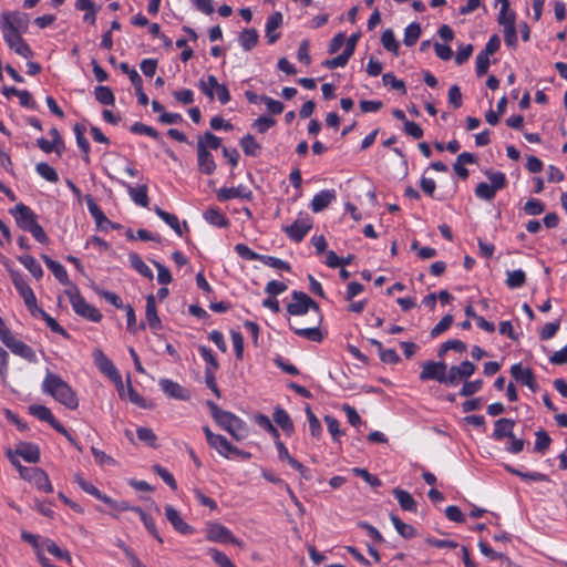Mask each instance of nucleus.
I'll use <instances>...</instances> for the list:
<instances>
[{"label": "nucleus", "instance_id": "6", "mask_svg": "<svg viewBox=\"0 0 567 567\" xmlns=\"http://www.w3.org/2000/svg\"><path fill=\"white\" fill-rule=\"evenodd\" d=\"M29 16L22 12H11L3 14L0 19L2 33H25L29 28Z\"/></svg>", "mask_w": 567, "mask_h": 567}, {"label": "nucleus", "instance_id": "28", "mask_svg": "<svg viewBox=\"0 0 567 567\" xmlns=\"http://www.w3.org/2000/svg\"><path fill=\"white\" fill-rule=\"evenodd\" d=\"M93 359H94V362L95 364L99 367V369L112 377L113 374H116V369L114 367V364L112 363V361L110 359L106 358V355L103 353V351L101 349H95L94 352H93Z\"/></svg>", "mask_w": 567, "mask_h": 567}, {"label": "nucleus", "instance_id": "8", "mask_svg": "<svg viewBox=\"0 0 567 567\" xmlns=\"http://www.w3.org/2000/svg\"><path fill=\"white\" fill-rule=\"evenodd\" d=\"M220 144H198L197 157L198 169L205 175H212L216 169V164L212 151L218 152Z\"/></svg>", "mask_w": 567, "mask_h": 567}, {"label": "nucleus", "instance_id": "40", "mask_svg": "<svg viewBox=\"0 0 567 567\" xmlns=\"http://www.w3.org/2000/svg\"><path fill=\"white\" fill-rule=\"evenodd\" d=\"M421 35V25L416 22L410 23L404 30L403 42L406 47H412L416 43Z\"/></svg>", "mask_w": 567, "mask_h": 567}, {"label": "nucleus", "instance_id": "13", "mask_svg": "<svg viewBox=\"0 0 567 567\" xmlns=\"http://www.w3.org/2000/svg\"><path fill=\"white\" fill-rule=\"evenodd\" d=\"M203 431L209 446L228 458L234 445L225 436L213 433L208 426H204Z\"/></svg>", "mask_w": 567, "mask_h": 567}, {"label": "nucleus", "instance_id": "41", "mask_svg": "<svg viewBox=\"0 0 567 567\" xmlns=\"http://www.w3.org/2000/svg\"><path fill=\"white\" fill-rule=\"evenodd\" d=\"M535 436L536 441L534 445V451L537 453H544L545 451H547L551 443V439L548 435V433L545 430L540 429L536 431Z\"/></svg>", "mask_w": 567, "mask_h": 567}, {"label": "nucleus", "instance_id": "5", "mask_svg": "<svg viewBox=\"0 0 567 567\" xmlns=\"http://www.w3.org/2000/svg\"><path fill=\"white\" fill-rule=\"evenodd\" d=\"M64 293L68 296L76 315L92 322H100L102 320V313L94 306L85 301L76 285H70Z\"/></svg>", "mask_w": 567, "mask_h": 567}, {"label": "nucleus", "instance_id": "44", "mask_svg": "<svg viewBox=\"0 0 567 567\" xmlns=\"http://www.w3.org/2000/svg\"><path fill=\"white\" fill-rule=\"evenodd\" d=\"M35 311L41 315L42 319L47 322L48 327L53 332L59 333V334L63 336L64 338L70 337L69 333L66 332V330L63 327H61L59 324V322L54 318H52L50 315H48L43 309L38 308Z\"/></svg>", "mask_w": 567, "mask_h": 567}, {"label": "nucleus", "instance_id": "38", "mask_svg": "<svg viewBox=\"0 0 567 567\" xmlns=\"http://www.w3.org/2000/svg\"><path fill=\"white\" fill-rule=\"evenodd\" d=\"M131 266L142 276L147 279H153V271L150 267L142 260V258L137 254H130L128 256Z\"/></svg>", "mask_w": 567, "mask_h": 567}, {"label": "nucleus", "instance_id": "54", "mask_svg": "<svg viewBox=\"0 0 567 567\" xmlns=\"http://www.w3.org/2000/svg\"><path fill=\"white\" fill-rule=\"evenodd\" d=\"M260 261H262L265 265H267L271 268H276V269L285 270V271L291 270V267L288 262L281 260L279 258L272 257V256L261 255Z\"/></svg>", "mask_w": 567, "mask_h": 567}, {"label": "nucleus", "instance_id": "18", "mask_svg": "<svg viewBox=\"0 0 567 567\" xmlns=\"http://www.w3.org/2000/svg\"><path fill=\"white\" fill-rule=\"evenodd\" d=\"M282 23H284V16L279 11L272 12L267 18L266 25H265V34H266L268 43L272 44L280 38V33L277 32V30L281 28Z\"/></svg>", "mask_w": 567, "mask_h": 567}, {"label": "nucleus", "instance_id": "12", "mask_svg": "<svg viewBox=\"0 0 567 567\" xmlns=\"http://www.w3.org/2000/svg\"><path fill=\"white\" fill-rule=\"evenodd\" d=\"M10 275L13 285L16 289L19 291L20 296L23 298L25 306L32 313H34L35 310L38 309V306L33 290L30 288V286L25 282V280L18 271L11 270Z\"/></svg>", "mask_w": 567, "mask_h": 567}, {"label": "nucleus", "instance_id": "56", "mask_svg": "<svg viewBox=\"0 0 567 567\" xmlns=\"http://www.w3.org/2000/svg\"><path fill=\"white\" fill-rule=\"evenodd\" d=\"M486 176L496 192L506 187V177L502 172H486Z\"/></svg>", "mask_w": 567, "mask_h": 567}, {"label": "nucleus", "instance_id": "34", "mask_svg": "<svg viewBox=\"0 0 567 567\" xmlns=\"http://www.w3.org/2000/svg\"><path fill=\"white\" fill-rule=\"evenodd\" d=\"M390 519L395 527L396 532L405 539H411L416 536V529L401 520L396 515L391 514Z\"/></svg>", "mask_w": 567, "mask_h": 567}, {"label": "nucleus", "instance_id": "62", "mask_svg": "<svg viewBox=\"0 0 567 567\" xmlns=\"http://www.w3.org/2000/svg\"><path fill=\"white\" fill-rule=\"evenodd\" d=\"M152 264L157 269V280H158V282L162 284V285L171 284L173 278H172L169 269L166 268L165 266H163L162 264H159L156 260H152Z\"/></svg>", "mask_w": 567, "mask_h": 567}, {"label": "nucleus", "instance_id": "58", "mask_svg": "<svg viewBox=\"0 0 567 567\" xmlns=\"http://www.w3.org/2000/svg\"><path fill=\"white\" fill-rule=\"evenodd\" d=\"M504 41L505 44L509 48H515L517 45V27L516 23L512 25L503 27Z\"/></svg>", "mask_w": 567, "mask_h": 567}, {"label": "nucleus", "instance_id": "2", "mask_svg": "<svg viewBox=\"0 0 567 567\" xmlns=\"http://www.w3.org/2000/svg\"><path fill=\"white\" fill-rule=\"evenodd\" d=\"M42 391L70 410H75L79 406L76 393L68 382L55 373L47 372L42 382Z\"/></svg>", "mask_w": 567, "mask_h": 567}, {"label": "nucleus", "instance_id": "22", "mask_svg": "<svg viewBox=\"0 0 567 567\" xmlns=\"http://www.w3.org/2000/svg\"><path fill=\"white\" fill-rule=\"evenodd\" d=\"M333 199H336V192L333 189H324L313 196L310 207L313 213H320L326 209Z\"/></svg>", "mask_w": 567, "mask_h": 567}, {"label": "nucleus", "instance_id": "17", "mask_svg": "<svg viewBox=\"0 0 567 567\" xmlns=\"http://www.w3.org/2000/svg\"><path fill=\"white\" fill-rule=\"evenodd\" d=\"M312 228V221L310 218L306 219H297L293 221V224L286 226L284 228V231L287 234V236L296 241L300 243L307 233Z\"/></svg>", "mask_w": 567, "mask_h": 567}, {"label": "nucleus", "instance_id": "7", "mask_svg": "<svg viewBox=\"0 0 567 567\" xmlns=\"http://www.w3.org/2000/svg\"><path fill=\"white\" fill-rule=\"evenodd\" d=\"M199 89L209 99L216 96L221 104H227L230 101V94L226 85L218 83L214 75H208L202 79L198 83Z\"/></svg>", "mask_w": 567, "mask_h": 567}, {"label": "nucleus", "instance_id": "33", "mask_svg": "<svg viewBox=\"0 0 567 567\" xmlns=\"http://www.w3.org/2000/svg\"><path fill=\"white\" fill-rule=\"evenodd\" d=\"M85 202L87 204V208L95 219L97 227H103L104 224L110 225L111 221L106 218L102 209L96 205L91 195L85 196Z\"/></svg>", "mask_w": 567, "mask_h": 567}, {"label": "nucleus", "instance_id": "43", "mask_svg": "<svg viewBox=\"0 0 567 567\" xmlns=\"http://www.w3.org/2000/svg\"><path fill=\"white\" fill-rule=\"evenodd\" d=\"M204 216L205 219L214 226L225 227L228 225L226 217L217 208H208Z\"/></svg>", "mask_w": 567, "mask_h": 567}, {"label": "nucleus", "instance_id": "14", "mask_svg": "<svg viewBox=\"0 0 567 567\" xmlns=\"http://www.w3.org/2000/svg\"><path fill=\"white\" fill-rule=\"evenodd\" d=\"M3 39L9 45V48L14 51L18 55L29 59L32 56L33 52L31 48L25 43V41L22 39L23 33H10L6 32L2 33Z\"/></svg>", "mask_w": 567, "mask_h": 567}, {"label": "nucleus", "instance_id": "9", "mask_svg": "<svg viewBox=\"0 0 567 567\" xmlns=\"http://www.w3.org/2000/svg\"><path fill=\"white\" fill-rule=\"evenodd\" d=\"M206 538L214 543L235 544L241 546V542L238 540L227 527L219 523H207Z\"/></svg>", "mask_w": 567, "mask_h": 567}, {"label": "nucleus", "instance_id": "47", "mask_svg": "<svg viewBox=\"0 0 567 567\" xmlns=\"http://www.w3.org/2000/svg\"><path fill=\"white\" fill-rule=\"evenodd\" d=\"M29 412L41 421L50 423L53 420L51 410L44 405L34 404L29 406Z\"/></svg>", "mask_w": 567, "mask_h": 567}, {"label": "nucleus", "instance_id": "23", "mask_svg": "<svg viewBox=\"0 0 567 567\" xmlns=\"http://www.w3.org/2000/svg\"><path fill=\"white\" fill-rule=\"evenodd\" d=\"M145 318L151 329H162V321L157 315L156 301L153 295H148L146 298Z\"/></svg>", "mask_w": 567, "mask_h": 567}, {"label": "nucleus", "instance_id": "16", "mask_svg": "<svg viewBox=\"0 0 567 567\" xmlns=\"http://www.w3.org/2000/svg\"><path fill=\"white\" fill-rule=\"evenodd\" d=\"M159 386L169 398L182 401H188L190 399V392L186 388L169 379H161Z\"/></svg>", "mask_w": 567, "mask_h": 567}, {"label": "nucleus", "instance_id": "61", "mask_svg": "<svg viewBox=\"0 0 567 567\" xmlns=\"http://www.w3.org/2000/svg\"><path fill=\"white\" fill-rule=\"evenodd\" d=\"M91 452L94 456L95 462L99 465L114 466L116 464L115 460L112 456L107 455L105 452H103L94 446L91 447Z\"/></svg>", "mask_w": 567, "mask_h": 567}, {"label": "nucleus", "instance_id": "27", "mask_svg": "<svg viewBox=\"0 0 567 567\" xmlns=\"http://www.w3.org/2000/svg\"><path fill=\"white\" fill-rule=\"evenodd\" d=\"M251 192L247 190L245 187H224L220 188L217 193V197L219 200L226 202L233 198H250Z\"/></svg>", "mask_w": 567, "mask_h": 567}, {"label": "nucleus", "instance_id": "4", "mask_svg": "<svg viewBox=\"0 0 567 567\" xmlns=\"http://www.w3.org/2000/svg\"><path fill=\"white\" fill-rule=\"evenodd\" d=\"M10 214L22 230L29 231L41 244L48 243L49 239L44 229L38 223L37 215L29 206L20 203L10 209Z\"/></svg>", "mask_w": 567, "mask_h": 567}, {"label": "nucleus", "instance_id": "3", "mask_svg": "<svg viewBox=\"0 0 567 567\" xmlns=\"http://www.w3.org/2000/svg\"><path fill=\"white\" fill-rule=\"evenodd\" d=\"M207 406L209 408L212 417L214 421L227 431L234 440L241 441L247 436V426L246 423L229 411H225L220 409L216 403L212 401H207Z\"/></svg>", "mask_w": 567, "mask_h": 567}, {"label": "nucleus", "instance_id": "21", "mask_svg": "<svg viewBox=\"0 0 567 567\" xmlns=\"http://www.w3.org/2000/svg\"><path fill=\"white\" fill-rule=\"evenodd\" d=\"M165 515L167 520L173 525L176 532L188 535L194 532V528L188 525L181 516L179 512L172 505L165 506Z\"/></svg>", "mask_w": 567, "mask_h": 567}, {"label": "nucleus", "instance_id": "31", "mask_svg": "<svg viewBox=\"0 0 567 567\" xmlns=\"http://www.w3.org/2000/svg\"><path fill=\"white\" fill-rule=\"evenodd\" d=\"M259 34L255 29H245L240 32L238 41L245 51H250L256 47Z\"/></svg>", "mask_w": 567, "mask_h": 567}, {"label": "nucleus", "instance_id": "57", "mask_svg": "<svg viewBox=\"0 0 567 567\" xmlns=\"http://www.w3.org/2000/svg\"><path fill=\"white\" fill-rule=\"evenodd\" d=\"M136 434L138 440L145 442L147 445L155 447L156 446V434L150 427H138L136 430Z\"/></svg>", "mask_w": 567, "mask_h": 567}, {"label": "nucleus", "instance_id": "55", "mask_svg": "<svg viewBox=\"0 0 567 567\" xmlns=\"http://www.w3.org/2000/svg\"><path fill=\"white\" fill-rule=\"evenodd\" d=\"M453 316L445 315L431 330V337L436 338L444 331H446L453 323Z\"/></svg>", "mask_w": 567, "mask_h": 567}, {"label": "nucleus", "instance_id": "35", "mask_svg": "<svg viewBox=\"0 0 567 567\" xmlns=\"http://www.w3.org/2000/svg\"><path fill=\"white\" fill-rule=\"evenodd\" d=\"M128 194L132 200L142 207H147L150 204V198L147 195V186L141 185L138 187H128Z\"/></svg>", "mask_w": 567, "mask_h": 567}, {"label": "nucleus", "instance_id": "59", "mask_svg": "<svg viewBox=\"0 0 567 567\" xmlns=\"http://www.w3.org/2000/svg\"><path fill=\"white\" fill-rule=\"evenodd\" d=\"M496 190L487 183H480L475 188V195L484 200H492Z\"/></svg>", "mask_w": 567, "mask_h": 567}, {"label": "nucleus", "instance_id": "32", "mask_svg": "<svg viewBox=\"0 0 567 567\" xmlns=\"http://www.w3.org/2000/svg\"><path fill=\"white\" fill-rule=\"evenodd\" d=\"M154 212L156 213V215L163 219L169 227H172V229L178 235V236H182L183 235V230H182V227H181V223H179V219L176 215L174 214H171V213H167L165 210H163L161 207L158 206H155L154 207Z\"/></svg>", "mask_w": 567, "mask_h": 567}, {"label": "nucleus", "instance_id": "29", "mask_svg": "<svg viewBox=\"0 0 567 567\" xmlns=\"http://www.w3.org/2000/svg\"><path fill=\"white\" fill-rule=\"evenodd\" d=\"M515 426V421L512 419L502 417L495 421L494 423V432L493 437L496 441H502L505 439V435L508 434L509 431H513Z\"/></svg>", "mask_w": 567, "mask_h": 567}, {"label": "nucleus", "instance_id": "46", "mask_svg": "<svg viewBox=\"0 0 567 567\" xmlns=\"http://www.w3.org/2000/svg\"><path fill=\"white\" fill-rule=\"evenodd\" d=\"M38 174L50 183H56L59 181L58 173L48 163H39L35 167Z\"/></svg>", "mask_w": 567, "mask_h": 567}, {"label": "nucleus", "instance_id": "64", "mask_svg": "<svg viewBox=\"0 0 567 567\" xmlns=\"http://www.w3.org/2000/svg\"><path fill=\"white\" fill-rule=\"evenodd\" d=\"M209 553L214 561L218 564L220 567H236L233 564V561L220 550L216 548H210Z\"/></svg>", "mask_w": 567, "mask_h": 567}, {"label": "nucleus", "instance_id": "15", "mask_svg": "<svg viewBox=\"0 0 567 567\" xmlns=\"http://www.w3.org/2000/svg\"><path fill=\"white\" fill-rule=\"evenodd\" d=\"M475 364L463 361L460 365H453L447 370V384L455 385L461 380L470 378L475 372Z\"/></svg>", "mask_w": 567, "mask_h": 567}, {"label": "nucleus", "instance_id": "49", "mask_svg": "<svg viewBox=\"0 0 567 567\" xmlns=\"http://www.w3.org/2000/svg\"><path fill=\"white\" fill-rule=\"evenodd\" d=\"M94 291L100 296L102 297L103 299H105L107 302H110L111 305H113L115 308L117 309H124V303L122 301V299L120 298V296H117L116 293L112 292V291H107V290H104V289H101L100 287H94Z\"/></svg>", "mask_w": 567, "mask_h": 567}, {"label": "nucleus", "instance_id": "26", "mask_svg": "<svg viewBox=\"0 0 567 567\" xmlns=\"http://www.w3.org/2000/svg\"><path fill=\"white\" fill-rule=\"evenodd\" d=\"M392 493L395 496V498L398 499V502L403 511H408V512H412V513L416 512V509H417L416 502L409 492L401 489V488H394Z\"/></svg>", "mask_w": 567, "mask_h": 567}, {"label": "nucleus", "instance_id": "20", "mask_svg": "<svg viewBox=\"0 0 567 567\" xmlns=\"http://www.w3.org/2000/svg\"><path fill=\"white\" fill-rule=\"evenodd\" d=\"M511 374L516 380L528 386L532 391H536L538 385L535 380L534 373L530 369H524L520 363L513 364Z\"/></svg>", "mask_w": 567, "mask_h": 567}, {"label": "nucleus", "instance_id": "37", "mask_svg": "<svg viewBox=\"0 0 567 567\" xmlns=\"http://www.w3.org/2000/svg\"><path fill=\"white\" fill-rule=\"evenodd\" d=\"M133 512L140 516L145 527L153 535V537H155L159 543H163V539L157 532L154 519L148 514H146L141 507H134Z\"/></svg>", "mask_w": 567, "mask_h": 567}, {"label": "nucleus", "instance_id": "42", "mask_svg": "<svg viewBox=\"0 0 567 567\" xmlns=\"http://www.w3.org/2000/svg\"><path fill=\"white\" fill-rule=\"evenodd\" d=\"M6 455L9 458V461L11 462V464L19 471L20 476L23 480L29 481L30 476L32 475V471H35L37 467H25V466H23L19 462V460L16 457L14 453L12 452V450H10V449L6 451Z\"/></svg>", "mask_w": 567, "mask_h": 567}, {"label": "nucleus", "instance_id": "45", "mask_svg": "<svg viewBox=\"0 0 567 567\" xmlns=\"http://www.w3.org/2000/svg\"><path fill=\"white\" fill-rule=\"evenodd\" d=\"M497 22L502 28L515 24L516 13L509 9V6L505 4V7H501L499 9Z\"/></svg>", "mask_w": 567, "mask_h": 567}, {"label": "nucleus", "instance_id": "25", "mask_svg": "<svg viewBox=\"0 0 567 567\" xmlns=\"http://www.w3.org/2000/svg\"><path fill=\"white\" fill-rule=\"evenodd\" d=\"M29 482H32L39 489L45 493L53 492V486L48 474L40 467L35 468V471H32V475L30 476Z\"/></svg>", "mask_w": 567, "mask_h": 567}, {"label": "nucleus", "instance_id": "24", "mask_svg": "<svg viewBox=\"0 0 567 567\" xmlns=\"http://www.w3.org/2000/svg\"><path fill=\"white\" fill-rule=\"evenodd\" d=\"M42 260L47 265V267L53 272L54 277L62 284L70 287V285H73L68 276V272L65 268L58 261L51 259L47 255L41 256Z\"/></svg>", "mask_w": 567, "mask_h": 567}, {"label": "nucleus", "instance_id": "1", "mask_svg": "<svg viewBox=\"0 0 567 567\" xmlns=\"http://www.w3.org/2000/svg\"><path fill=\"white\" fill-rule=\"evenodd\" d=\"M291 298L292 302L287 305V312L291 316H302L311 311V323L313 324V327L310 328H302L296 322L290 324L291 329L300 337L310 341L320 342L322 340L320 330L322 315L318 303L302 291H292Z\"/></svg>", "mask_w": 567, "mask_h": 567}, {"label": "nucleus", "instance_id": "63", "mask_svg": "<svg viewBox=\"0 0 567 567\" xmlns=\"http://www.w3.org/2000/svg\"><path fill=\"white\" fill-rule=\"evenodd\" d=\"M483 381L475 380L471 382H465L460 391V395L462 396H471L478 392L482 389Z\"/></svg>", "mask_w": 567, "mask_h": 567}, {"label": "nucleus", "instance_id": "52", "mask_svg": "<svg viewBox=\"0 0 567 567\" xmlns=\"http://www.w3.org/2000/svg\"><path fill=\"white\" fill-rule=\"evenodd\" d=\"M478 547H480L482 554H484L486 557H488L491 559H504L507 561L508 567H514L513 563L511 561V559L507 556H505L502 553L495 551L486 543L480 542Z\"/></svg>", "mask_w": 567, "mask_h": 567}, {"label": "nucleus", "instance_id": "10", "mask_svg": "<svg viewBox=\"0 0 567 567\" xmlns=\"http://www.w3.org/2000/svg\"><path fill=\"white\" fill-rule=\"evenodd\" d=\"M2 340L1 342L9 348L16 355H19L29 362H35L37 355L31 347L25 344L24 342L14 338V336L10 332L2 331Z\"/></svg>", "mask_w": 567, "mask_h": 567}, {"label": "nucleus", "instance_id": "39", "mask_svg": "<svg viewBox=\"0 0 567 567\" xmlns=\"http://www.w3.org/2000/svg\"><path fill=\"white\" fill-rule=\"evenodd\" d=\"M274 421L286 432L290 433L293 430V423L289 414L284 409H276L274 413Z\"/></svg>", "mask_w": 567, "mask_h": 567}, {"label": "nucleus", "instance_id": "48", "mask_svg": "<svg viewBox=\"0 0 567 567\" xmlns=\"http://www.w3.org/2000/svg\"><path fill=\"white\" fill-rule=\"evenodd\" d=\"M95 99L103 105L114 104V94L107 86H97L94 91Z\"/></svg>", "mask_w": 567, "mask_h": 567}, {"label": "nucleus", "instance_id": "19", "mask_svg": "<svg viewBox=\"0 0 567 567\" xmlns=\"http://www.w3.org/2000/svg\"><path fill=\"white\" fill-rule=\"evenodd\" d=\"M16 457H22L24 461L29 463H39L40 462V449L38 445L29 442H19L16 445V449L12 450Z\"/></svg>", "mask_w": 567, "mask_h": 567}, {"label": "nucleus", "instance_id": "51", "mask_svg": "<svg viewBox=\"0 0 567 567\" xmlns=\"http://www.w3.org/2000/svg\"><path fill=\"white\" fill-rule=\"evenodd\" d=\"M47 550L54 557L65 560L68 564L72 563V558L69 551L61 549L54 542L48 540L45 545Z\"/></svg>", "mask_w": 567, "mask_h": 567}, {"label": "nucleus", "instance_id": "11", "mask_svg": "<svg viewBox=\"0 0 567 567\" xmlns=\"http://www.w3.org/2000/svg\"><path fill=\"white\" fill-rule=\"evenodd\" d=\"M421 381L435 380L447 384V365L445 362L426 361L420 373Z\"/></svg>", "mask_w": 567, "mask_h": 567}, {"label": "nucleus", "instance_id": "60", "mask_svg": "<svg viewBox=\"0 0 567 567\" xmlns=\"http://www.w3.org/2000/svg\"><path fill=\"white\" fill-rule=\"evenodd\" d=\"M545 210V206L538 199H528L524 205V212L530 216L540 215Z\"/></svg>", "mask_w": 567, "mask_h": 567}, {"label": "nucleus", "instance_id": "53", "mask_svg": "<svg viewBox=\"0 0 567 567\" xmlns=\"http://www.w3.org/2000/svg\"><path fill=\"white\" fill-rule=\"evenodd\" d=\"M526 281V276L523 270H514L508 272L506 284L509 288H519Z\"/></svg>", "mask_w": 567, "mask_h": 567}, {"label": "nucleus", "instance_id": "36", "mask_svg": "<svg viewBox=\"0 0 567 567\" xmlns=\"http://www.w3.org/2000/svg\"><path fill=\"white\" fill-rule=\"evenodd\" d=\"M18 260L32 274L34 278L40 279L43 276L42 267L31 255L19 256Z\"/></svg>", "mask_w": 567, "mask_h": 567}, {"label": "nucleus", "instance_id": "30", "mask_svg": "<svg viewBox=\"0 0 567 567\" xmlns=\"http://www.w3.org/2000/svg\"><path fill=\"white\" fill-rule=\"evenodd\" d=\"M74 480L78 485L87 494L93 495L103 503H111V497L102 494L92 483L85 481L80 474H75Z\"/></svg>", "mask_w": 567, "mask_h": 567}, {"label": "nucleus", "instance_id": "50", "mask_svg": "<svg viewBox=\"0 0 567 567\" xmlns=\"http://www.w3.org/2000/svg\"><path fill=\"white\" fill-rule=\"evenodd\" d=\"M381 42L384 49H386L390 52L398 53L399 42L396 41L394 33L391 29H388L382 33Z\"/></svg>", "mask_w": 567, "mask_h": 567}]
</instances>
